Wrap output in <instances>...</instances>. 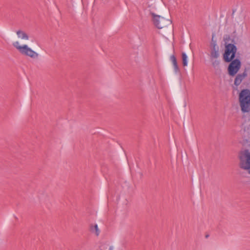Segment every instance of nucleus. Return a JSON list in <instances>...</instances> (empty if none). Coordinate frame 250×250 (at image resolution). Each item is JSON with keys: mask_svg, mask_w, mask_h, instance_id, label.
<instances>
[{"mask_svg": "<svg viewBox=\"0 0 250 250\" xmlns=\"http://www.w3.org/2000/svg\"><path fill=\"white\" fill-rule=\"evenodd\" d=\"M219 57V47L217 45L216 41H214L212 39L210 43V59H218Z\"/></svg>", "mask_w": 250, "mask_h": 250, "instance_id": "nucleus-6", "label": "nucleus"}, {"mask_svg": "<svg viewBox=\"0 0 250 250\" xmlns=\"http://www.w3.org/2000/svg\"><path fill=\"white\" fill-rule=\"evenodd\" d=\"M91 231L92 232L95 233L97 236H98L100 234V230L97 224L91 227Z\"/></svg>", "mask_w": 250, "mask_h": 250, "instance_id": "nucleus-13", "label": "nucleus"}, {"mask_svg": "<svg viewBox=\"0 0 250 250\" xmlns=\"http://www.w3.org/2000/svg\"><path fill=\"white\" fill-rule=\"evenodd\" d=\"M240 167L244 169H250V152L248 149L240 152L239 155Z\"/></svg>", "mask_w": 250, "mask_h": 250, "instance_id": "nucleus-2", "label": "nucleus"}, {"mask_svg": "<svg viewBox=\"0 0 250 250\" xmlns=\"http://www.w3.org/2000/svg\"><path fill=\"white\" fill-rule=\"evenodd\" d=\"M243 113L250 112V100L239 103Z\"/></svg>", "mask_w": 250, "mask_h": 250, "instance_id": "nucleus-9", "label": "nucleus"}, {"mask_svg": "<svg viewBox=\"0 0 250 250\" xmlns=\"http://www.w3.org/2000/svg\"><path fill=\"white\" fill-rule=\"evenodd\" d=\"M152 15L153 16V23L158 28L161 29L171 24V21L169 20L166 19L154 13H152Z\"/></svg>", "mask_w": 250, "mask_h": 250, "instance_id": "nucleus-4", "label": "nucleus"}, {"mask_svg": "<svg viewBox=\"0 0 250 250\" xmlns=\"http://www.w3.org/2000/svg\"><path fill=\"white\" fill-rule=\"evenodd\" d=\"M247 76V73L246 71H244L242 73L237 74L234 79V85L236 86H239Z\"/></svg>", "mask_w": 250, "mask_h": 250, "instance_id": "nucleus-8", "label": "nucleus"}, {"mask_svg": "<svg viewBox=\"0 0 250 250\" xmlns=\"http://www.w3.org/2000/svg\"><path fill=\"white\" fill-rule=\"evenodd\" d=\"M182 62H183V65L184 66H187L188 65V56L186 55V53L182 52Z\"/></svg>", "mask_w": 250, "mask_h": 250, "instance_id": "nucleus-12", "label": "nucleus"}, {"mask_svg": "<svg viewBox=\"0 0 250 250\" xmlns=\"http://www.w3.org/2000/svg\"><path fill=\"white\" fill-rule=\"evenodd\" d=\"M228 66V73L230 76H234L239 70L241 67V62L238 59H236L232 60Z\"/></svg>", "mask_w": 250, "mask_h": 250, "instance_id": "nucleus-5", "label": "nucleus"}, {"mask_svg": "<svg viewBox=\"0 0 250 250\" xmlns=\"http://www.w3.org/2000/svg\"><path fill=\"white\" fill-rule=\"evenodd\" d=\"M109 250H113V248L112 247H110L109 249Z\"/></svg>", "mask_w": 250, "mask_h": 250, "instance_id": "nucleus-15", "label": "nucleus"}, {"mask_svg": "<svg viewBox=\"0 0 250 250\" xmlns=\"http://www.w3.org/2000/svg\"><path fill=\"white\" fill-rule=\"evenodd\" d=\"M170 61H171V62L172 63L174 72L176 73H179L180 72V70H179L178 64H177L176 57H175V56L174 55H172L170 56Z\"/></svg>", "mask_w": 250, "mask_h": 250, "instance_id": "nucleus-10", "label": "nucleus"}, {"mask_svg": "<svg viewBox=\"0 0 250 250\" xmlns=\"http://www.w3.org/2000/svg\"><path fill=\"white\" fill-rule=\"evenodd\" d=\"M237 51L236 46L231 43H229L225 46V51L224 54V59L226 62H231L235 56Z\"/></svg>", "mask_w": 250, "mask_h": 250, "instance_id": "nucleus-3", "label": "nucleus"}, {"mask_svg": "<svg viewBox=\"0 0 250 250\" xmlns=\"http://www.w3.org/2000/svg\"><path fill=\"white\" fill-rule=\"evenodd\" d=\"M13 45L19 51L21 54L30 57L32 59H36L38 57L39 54L31 48L29 47L27 45L24 44L21 45L18 41L13 43Z\"/></svg>", "mask_w": 250, "mask_h": 250, "instance_id": "nucleus-1", "label": "nucleus"}, {"mask_svg": "<svg viewBox=\"0 0 250 250\" xmlns=\"http://www.w3.org/2000/svg\"><path fill=\"white\" fill-rule=\"evenodd\" d=\"M250 100V90L244 89L241 91L239 94V103Z\"/></svg>", "mask_w": 250, "mask_h": 250, "instance_id": "nucleus-7", "label": "nucleus"}, {"mask_svg": "<svg viewBox=\"0 0 250 250\" xmlns=\"http://www.w3.org/2000/svg\"><path fill=\"white\" fill-rule=\"evenodd\" d=\"M210 59L212 62V66L214 68H216L219 66V65L220 64V62L219 60H217V59Z\"/></svg>", "mask_w": 250, "mask_h": 250, "instance_id": "nucleus-14", "label": "nucleus"}, {"mask_svg": "<svg viewBox=\"0 0 250 250\" xmlns=\"http://www.w3.org/2000/svg\"><path fill=\"white\" fill-rule=\"evenodd\" d=\"M18 37L21 39L28 40L29 39V36L24 31L21 30H18L16 32Z\"/></svg>", "mask_w": 250, "mask_h": 250, "instance_id": "nucleus-11", "label": "nucleus"}]
</instances>
